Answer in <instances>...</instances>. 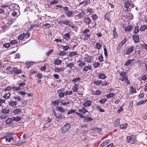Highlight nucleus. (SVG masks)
<instances>
[{
	"label": "nucleus",
	"instance_id": "nucleus-20",
	"mask_svg": "<svg viewBox=\"0 0 147 147\" xmlns=\"http://www.w3.org/2000/svg\"><path fill=\"white\" fill-rule=\"evenodd\" d=\"M133 38L135 43H137L139 40V36L138 35H134Z\"/></svg>",
	"mask_w": 147,
	"mask_h": 147
},
{
	"label": "nucleus",
	"instance_id": "nucleus-37",
	"mask_svg": "<svg viewBox=\"0 0 147 147\" xmlns=\"http://www.w3.org/2000/svg\"><path fill=\"white\" fill-rule=\"evenodd\" d=\"M125 6L127 8H128L130 6V3L128 1H126L124 3Z\"/></svg>",
	"mask_w": 147,
	"mask_h": 147
},
{
	"label": "nucleus",
	"instance_id": "nucleus-42",
	"mask_svg": "<svg viewBox=\"0 0 147 147\" xmlns=\"http://www.w3.org/2000/svg\"><path fill=\"white\" fill-rule=\"evenodd\" d=\"M25 38L24 33H23L22 34H21L20 36H18V39L19 40H22Z\"/></svg>",
	"mask_w": 147,
	"mask_h": 147
},
{
	"label": "nucleus",
	"instance_id": "nucleus-25",
	"mask_svg": "<svg viewBox=\"0 0 147 147\" xmlns=\"http://www.w3.org/2000/svg\"><path fill=\"white\" fill-rule=\"evenodd\" d=\"M9 110L8 109L6 108L4 109H2L1 111V112L3 114H7L9 112Z\"/></svg>",
	"mask_w": 147,
	"mask_h": 147
},
{
	"label": "nucleus",
	"instance_id": "nucleus-48",
	"mask_svg": "<svg viewBox=\"0 0 147 147\" xmlns=\"http://www.w3.org/2000/svg\"><path fill=\"white\" fill-rule=\"evenodd\" d=\"M94 84L96 85H99L100 84L102 83V81L100 80H97L94 82Z\"/></svg>",
	"mask_w": 147,
	"mask_h": 147
},
{
	"label": "nucleus",
	"instance_id": "nucleus-56",
	"mask_svg": "<svg viewBox=\"0 0 147 147\" xmlns=\"http://www.w3.org/2000/svg\"><path fill=\"white\" fill-rule=\"evenodd\" d=\"M66 54V53L65 52L63 51H61L58 53V55L60 56H64Z\"/></svg>",
	"mask_w": 147,
	"mask_h": 147
},
{
	"label": "nucleus",
	"instance_id": "nucleus-32",
	"mask_svg": "<svg viewBox=\"0 0 147 147\" xmlns=\"http://www.w3.org/2000/svg\"><path fill=\"white\" fill-rule=\"evenodd\" d=\"M70 34L69 32L65 34L64 35L65 39L66 40H68L69 38Z\"/></svg>",
	"mask_w": 147,
	"mask_h": 147
},
{
	"label": "nucleus",
	"instance_id": "nucleus-10",
	"mask_svg": "<svg viewBox=\"0 0 147 147\" xmlns=\"http://www.w3.org/2000/svg\"><path fill=\"white\" fill-rule=\"evenodd\" d=\"M12 71L15 74H19L21 73V70L20 69H18L17 67H13L12 69Z\"/></svg>",
	"mask_w": 147,
	"mask_h": 147
},
{
	"label": "nucleus",
	"instance_id": "nucleus-26",
	"mask_svg": "<svg viewBox=\"0 0 147 147\" xmlns=\"http://www.w3.org/2000/svg\"><path fill=\"white\" fill-rule=\"evenodd\" d=\"M92 67L91 66H86L84 67V69L83 70V71H87L91 69Z\"/></svg>",
	"mask_w": 147,
	"mask_h": 147
},
{
	"label": "nucleus",
	"instance_id": "nucleus-29",
	"mask_svg": "<svg viewBox=\"0 0 147 147\" xmlns=\"http://www.w3.org/2000/svg\"><path fill=\"white\" fill-rule=\"evenodd\" d=\"M100 92L99 90H97L96 91H92V94L93 95H98L100 94Z\"/></svg>",
	"mask_w": 147,
	"mask_h": 147
},
{
	"label": "nucleus",
	"instance_id": "nucleus-46",
	"mask_svg": "<svg viewBox=\"0 0 147 147\" xmlns=\"http://www.w3.org/2000/svg\"><path fill=\"white\" fill-rule=\"evenodd\" d=\"M63 70V68L61 67L60 68H56L55 69V71L56 72H61Z\"/></svg>",
	"mask_w": 147,
	"mask_h": 147
},
{
	"label": "nucleus",
	"instance_id": "nucleus-47",
	"mask_svg": "<svg viewBox=\"0 0 147 147\" xmlns=\"http://www.w3.org/2000/svg\"><path fill=\"white\" fill-rule=\"evenodd\" d=\"M67 67H69V68H71L72 67H74V65L73 63H69L68 64L66 65Z\"/></svg>",
	"mask_w": 147,
	"mask_h": 147
},
{
	"label": "nucleus",
	"instance_id": "nucleus-22",
	"mask_svg": "<svg viewBox=\"0 0 147 147\" xmlns=\"http://www.w3.org/2000/svg\"><path fill=\"white\" fill-rule=\"evenodd\" d=\"M86 13H89V14H90L91 13H93V10L90 7L86 9Z\"/></svg>",
	"mask_w": 147,
	"mask_h": 147
},
{
	"label": "nucleus",
	"instance_id": "nucleus-64",
	"mask_svg": "<svg viewBox=\"0 0 147 147\" xmlns=\"http://www.w3.org/2000/svg\"><path fill=\"white\" fill-rule=\"evenodd\" d=\"M93 65L94 67H96L100 65V64L98 62H95L94 63Z\"/></svg>",
	"mask_w": 147,
	"mask_h": 147
},
{
	"label": "nucleus",
	"instance_id": "nucleus-3",
	"mask_svg": "<svg viewBox=\"0 0 147 147\" xmlns=\"http://www.w3.org/2000/svg\"><path fill=\"white\" fill-rule=\"evenodd\" d=\"M86 15V13L84 11H81L79 14L75 16L74 18L76 20L81 19Z\"/></svg>",
	"mask_w": 147,
	"mask_h": 147
},
{
	"label": "nucleus",
	"instance_id": "nucleus-63",
	"mask_svg": "<svg viewBox=\"0 0 147 147\" xmlns=\"http://www.w3.org/2000/svg\"><path fill=\"white\" fill-rule=\"evenodd\" d=\"M92 18L93 20H94L98 18L97 16L95 14H93L92 16Z\"/></svg>",
	"mask_w": 147,
	"mask_h": 147
},
{
	"label": "nucleus",
	"instance_id": "nucleus-34",
	"mask_svg": "<svg viewBox=\"0 0 147 147\" xmlns=\"http://www.w3.org/2000/svg\"><path fill=\"white\" fill-rule=\"evenodd\" d=\"M127 126V124L126 123H124L120 126V128L123 129H125Z\"/></svg>",
	"mask_w": 147,
	"mask_h": 147
},
{
	"label": "nucleus",
	"instance_id": "nucleus-62",
	"mask_svg": "<svg viewBox=\"0 0 147 147\" xmlns=\"http://www.w3.org/2000/svg\"><path fill=\"white\" fill-rule=\"evenodd\" d=\"M69 48L70 47L67 45L63 47V49L64 51H67Z\"/></svg>",
	"mask_w": 147,
	"mask_h": 147
},
{
	"label": "nucleus",
	"instance_id": "nucleus-39",
	"mask_svg": "<svg viewBox=\"0 0 147 147\" xmlns=\"http://www.w3.org/2000/svg\"><path fill=\"white\" fill-rule=\"evenodd\" d=\"M147 29V25H144L142 26L140 28V30L143 31Z\"/></svg>",
	"mask_w": 147,
	"mask_h": 147
},
{
	"label": "nucleus",
	"instance_id": "nucleus-18",
	"mask_svg": "<svg viewBox=\"0 0 147 147\" xmlns=\"http://www.w3.org/2000/svg\"><path fill=\"white\" fill-rule=\"evenodd\" d=\"M79 87L78 85L75 84L73 86L72 90L74 92H77L79 89Z\"/></svg>",
	"mask_w": 147,
	"mask_h": 147
},
{
	"label": "nucleus",
	"instance_id": "nucleus-57",
	"mask_svg": "<svg viewBox=\"0 0 147 147\" xmlns=\"http://www.w3.org/2000/svg\"><path fill=\"white\" fill-rule=\"evenodd\" d=\"M6 28H7L6 27V26L4 25V26L0 28V29L1 30L2 32H3L5 31V30H6Z\"/></svg>",
	"mask_w": 147,
	"mask_h": 147
},
{
	"label": "nucleus",
	"instance_id": "nucleus-15",
	"mask_svg": "<svg viewBox=\"0 0 147 147\" xmlns=\"http://www.w3.org/2000/svg\"><path fill=\"white\" fill-rule=\"evenodd\" d=\"M65 14L68 17H72L74 16V14L72 11H70L69 10L67 11L66 12Z\"/></svg>",
	"mask_w": 147,
	"mask_h": 147
},
{
	"label": "nucleus",
	"instance_id": "nucleus-28",
	"mask_svg": "<svg viewBox=\"0 0 147 147\" xmlns=\"http://www.w3.org/2000/svg\"><path fill=\"white\" fill-rule=\"evenodd\" d=\"M54 62L55 65H58L61 63L62 61L59 59H57Z\"/></svg>",
	"mask_w": 147,
	"mask_h": 147
},
{
	"label": "nucleus",
	"instance_id": "nucleus-41",
	"mask_svg": "<svg viewBox=\"0 0 147 147\" xmlns=\"http://www.w3.org/2000/svg\"><path fill=\"white\" fill-rule=\"evenodd\" d=\"M109 140L104 141L101 144V146L102 147L104 146L107 145V144L109 143Z\"/></svg>",
	"mask_w": 147,
	"mask_h": 147
},
{
	"label": "nucleus",
	"instance_id": "nucleus-53",
	"mask_svg": "<svg viewBox=\"0 0 147 147\" xmlns=\"http://www.w3.org/2000/svg\"><path fill=\"white\" fill-rule=\"evenodd\" d=\"M107 100V99L106 98H102L99 100V102L101 104H103L105 103Z\"/></svg>",
	"mask_w": 147,
	"mask_h": 147
},
{
	"label": "nucleus",
	"instance_id": "nucleus-8",
	"mask_svg": "<svg viewBox=\"0 0 147 147\" xmlns=\"http://www.w3.org/2000/svg\"><path fill=\"white\" fill-rule=\"evenodd\" d=\"M83 118V121L85 122H90L93 120V119L92 118L88 116H85L84 115V117Z\"/></svg>",
	"mask_w": 147,
	"mask_h": 147
},
{
	"label": "nucleus",
	"instance_id": "nucleus-59",
	"mask_svg": "<svg viewBox=\"0 0 147 147\" xmlns=\"http://www.w3.org/2000/svg\"><path fill=\"white\" fill-rule=\"evenodd\" d=\"M65 92V94L66 96L68 95H69L71 94L72 93V92L71 91H66Z\"/></svg>",
	"mask_w": 147,
	"mask_h": 147
},
{
	"label": "nucleus",
	"instance_id": "nucleus-49",
	"mask_svg": "<svg viewBox=\"0 0 147 147\" xmlns=\"http://www.w3.org/2000/svg\"><path fill=\"white\" fill-rule=\"evenodd\" d=\"M57 110L61 111L62 112H64L65 110L63 109L62 107H60L57 108Z\"/></svg>",
	"mask_w": 147,
	"mask_h": 147
},
{
	"label": "nucleus",
	"instance_id": "nucleus-33",
	"mask_svg": "<svg viewBox=\"0 0 147 147\" xmlns=\"http://www.w3.org/2000/svg\"><path fill=\"white\" fill-rule=\"evenodd\" d=\"M21 117H13L12 120L13 121H20L21 119Z\"/></svg>",
	"mask_w": 147,
	"mask_h": 147
},
{
	"label": "nucleus",
	"instance_id": "nucleus-12",
	"mask_svg": "<svg viewBox=\"0 0 147 147\" xmlns=\"http://www.w3.org/2000/svg\"><path fill=\"white\" fill-rule=\"evenodd\" d=\"M82 105L85 107H89L91 105V102L90 100H87L83 103Z\"/></svg>",
	"mask_w": 147,
	"mask_h": 147
},
{
	"label": "nucleus",
	"instance_id": "nucleus-2",
	"mask_svg": "<svg viewBox=\"0 0 147 147\" xmlns=\"http://www.w3.org/2000/svg\"><path fill=\"white\" fill-rule=\"evenodd\" d=\"M71 125L69 123H67L65 124L62 129V132L63 134L65 133L70 129Z\"/></svg>",
	"mask_w": 147,
	"mask_h": 147
},
{
	"label": "nucleus",
	"instance_id": "nucleus-11",
	"mask_svg": "<svg viewBox=\"0 0 147 147\" xmlns=\"http://www.w3.org/2000/svg\"><path fill=\"white\" fill-rule=\"evenodd\" d=\"M90 2L89 0H85L80 3V5H82L83 6H86L87 5L90 4Z\"/></svg>",
	"mask_w": 147,
	"mask_h": 147
},
{
	"label": "nucleus",
	"instance_id": "nucleus-23",
	"mask_svg": "<svg viewBox=\"0 0 147 147\" xmlns=\"http://www.w3.org/2000/svg\"><path fill=\"white\" fill-rule=\"evenodd\" d=\"M134 60L133 59H128L125 63V65L126 66H128L129 65L132 63V61Z\"/></svg>",
	"mask_w": 147,
	"mask_h": 147
},
{
	"label": "nucleus",
	"instance_id": "nucleus-14",
	"mask_svg": "<svg viewBox=\"0 0 147 147\" xmlns=\"http://www.w3.org/2000/svg\"><path fill=\"white\" fill-rule=\"evenodd\" d=\"M126 39L125 38L121 42L119 45L118 47V49L119 50L121 48V47L126 42Z\"/></svg>",
	"mask_w": 147,
	"mask_h": 147
},
{
	"label": "nucleus",
	"instance_id": "nucleus-24",
	"mask_svg": "<svg viewBox=\"0 0 147 147\" xmlns=\"http://www.w3.org/2000/svg\"><path fill=\"white\" fill-rule=\"evenodd\" d=\"M80 112L82 113L85 114L86 113L88 112V110L86 109L85 107H83L82 109H80L79 110Z\"/></svg>",
	"mask_w": 147,
	"mask_h": 147
},
{
	"label": "nucleus",
	"instance_id": "nucleus-5",
	"mask_svg": "<svg viewBox=\"0 0 147 147\" xmlns=\"http://www.w3.org/2000/svg\"><path fill=\"white\" fill-rule=\"evenodd\" d=\"M64 89H60L58 91V93L59 94V96L60 98H62L64 97L65 95V92H63L64 91Z\"/></svg>",
	"mask_w": 147,
	"mask_h": 147
},
{
	"label": "nucleus",
	"instance_id": "nucleus-50",
	"mask_svg": "<svg viewBox=\"0 0 147 147\" xmlns=\"http://www.w3.org/2000/svg\"><path fill=\"white\" fill-rule=\"evenodd\" d=\"M25 85V82H22V83L19 84L18 85V87L20 88V90L23 87V86Z\"/></svg>",
	"mask_w": 147,
	"mask_h": 147
},
{
	"label": "nucleus",
	"instance_id": "nucleus-19",
	"mask_svg": "<svg viewBox=\"0 0 147 147\" xmlns=\"http://www.w3.org/2000/svg\"><path fill=\"white\" fill-rule=\"evenodd\" d=\"M120 118H118L116 119L114 122V125L116 127L118 126L119 125V121L120 120Z\"/></svg>",
	"mask_w": 147,
	"mask_h": 147
},
{
	"label": "nucleus",
	"instance_id": "nucleus-21",
	"mask_svg": "<svg viewBox=\"0 0 147 147\" xmlns=\"http://www.w3.org/2000/svg\"><path fill=\"white\" fill-rule=\"evenodd\" d=\"M110 17V15L109 13H107L105 16V19L107 20L109 22H110L111 21Z\"/></svg>",
	"mask_w": 147,
	"mask_h": 147
},
{
	"label": "nucleus",
	"instance_id": "nucleus-61",
	"mask_svg": "<svg viewBox=\"0 0 147 147\" xmlns=\"http://www.w3.org/2000/svg\"><path fill=\"white\" fill-rule=\"evenodd\" d=\"M139 28H138V26L135 27V28L134 30V33H135V34H136L137 33L139 32Z\"/></svg>",
	"mask_w": 147,
	"mask_h": 147
},
{
	"label": "nucleus",
	"instance_id": "nucleus-13",
	"mask_svg": "<svg viewBox=\"0 0 147 147\" xmlns=\"http://www.w3.org/2000/svg\"><path fill=\"white\" fill-rule=\"evenodd\" d=\"M127 141L128 142L131 144H134L135 142V140L134 138L131 137H128L127 138Z\"/></svg>",
	"mask_w": 147,
	"mask_h": 147
},
{
	"label": "nucleus",
	"instance_id": "nucleus-6",
	"mask_svg": "<svg viewBox=\"0 0 147 147\" xmlns=\"http://www.w3.org/2000/svg\"><path fill=\"white\" fill-rule=\"evenodd\" d=\"M134 50V47L132 46H131L126 50L125 52V54L127 55H130Z\"/></svg>",
	"mask_w": 147,
	"mask_h": 147
},
{
	"label": "nucleus",
	"instance_id": "nucleus-35",
	"mask_svg": "<svg viewBox=\"0 0 147 147\" xmlns=\"http://www.w3.org/2000/svg\"><path fill=\"white\" fill-rule=\"evenodd\" d=\"M13 120L11 118H8L6 121V122L7 124H10L12 122Z\"/></svg>",
	"mask_w": 147,
	"mask_h": 147
},
{
	"label": "nucleus",
	"instance_id": "nucleus-7",
	"mask_svg": "<svg viewBox=\"0 0 147 147\" xmlns=\"http://www.w3.org/2000/svg\"><path fill=\"white\" fill-rule=\"evenodd\" d=\"M83 22L87 25H89L91 22V20L88 17H85L83 19Z\"/></svg>",
	"mask_w": 147,
	"mask_h": 147
},
{
	"label": "nucleus",
	"instance_id": "nucleus-4",
	"mask_svg": "<svg viewBox=\"0 0 147 147\" xmlns=\"http://www.w3.org/2000/svg\"><path fill=\"white\" fill-rule=\"evenodd\" d=\"M84 58V59L85 61L88 62H92V57L91 56L86 55H85Z\"/></svg>",
	"mask_w": 147,
	"mask_h": 147
},
{
	"label": "nucleus",
	"instance_id": "nucleus-1",
	"mask_svg": "<svg viewBox=\"0 0 147 147\" xmlns=\"http://www.w3.org/2000/svg\"><path fill=\"white\" fill-rule=\"evenodd\" d=\"M120 76L119 78V80L122 82H124L125 83L127 84H130L129 82L128 81L126 73L125 72H122L120 74Z\"/></svg>",
	"mask_w": 147,
	"mask_h": 147
},
{
	"label": "nucleus",
	"instance_id": "nucleus-17",
	"mask_svg": "<svg viewBox=\"0 0 147 147\" xmlns=\"http://www.w3.org/2000/svg\"><path fill=\"white\" fill-rule=\"evenodd\" d=\"M61 103L63 105H66L69 103V101L68 99L63 100H62Z\"/></svg>",
	"mask_w": 147,
	"mask_h": 147
},
{
	"label": "nucleus",
	"instance_id": "nucleus-54",
	"mask_svg": "<svg viewBox=\"0 0 147 147\" xmlns=\"http://www.w3.org/2000/svg\"><path fill=\"white\" fill-rule=\"evenodd\" d=\"M17 102L15 101H13L11 102H10L9 105H11V106H13L16 105H17Z\"/></svg>",
	"mask_w": 147,
	"mask_h": 147
},
{
	"label": "nucleus",
	"instance_id": "nucleus-52",
	"mask_svg": "<svg viewBox=\"0 0 147 147\" xmlns=\"http://www.w3.org/2000/svg\"><path fill=\"white\" fill-rule=\"evenodd\" d=\"M132 29V27L131 26L127 27L126 28H125V31L129 32Z\"/></svg>",
	"mask_w": 147,
	"mask_h": 147
},
{
	"label": "nucleus",
	"instance_id": "nucleus-30",
	"mask_svg": "<svg viewBox=\"0 0 147 147\" xmlns=\"http://www.w3.org/2000/svg\"><path fill=\"white\" fill-rule=\"evenodd\" d=\"M113 38H115L117 36V34L116 31V29L115 27L113 30Z\"/></svg>",
	"mask_w": 147,
	"mask_h": 147
},
{
	"label": "nucleus",
	"instance_id": "nucleus-16",
	"mask_svg": "<svg viewBox=\"0 0 147 147\" xmlns=\"http://www.w3.org/2000/svg\"><path fill=\"white\" fill-rule=\"evenodd\" d=\"M98 77L101 79H104L107 78L106 75L103 73L100 74L98 75Z\"/></svg>",
	"mask_w": 147,
	"mask_h": 147
},
{
	"label": "nucleus",
	"instance_id": "nucleus-27",
	"mask_svg": "<svg viewBox=\"0 0 147 147\" xmlns=\"http://www.w3.org/2000/svg\"><path fill=\"white\" fill-rule=\"evenodd\" d=\"M35 63V62H26V67H27L28 69L30 67L32 63Z\"/></svg>",
	"mask_w": 147,
	"mask_h": 147
},
{
	"label": "nucleus",
	"instance_id": "nucleus-44",
	"mask_svg": "<svg viewBox=\"0 0 147 147\" xmlns=\"http://www.w3.org/2000/svg\"><path fill=\"white\" fill-rule=\"evenodd\" d=\"M10 94L9 93L6 94L4 96H3L4 98L7 99L10 98Z\"/></svg>",
	"mask_w": 147,
	"mask_h": 147
},
{
	"label": "nucleus",
	"instance_id": "nucleus-36",
	"mask_svg": "<svg viewBox=\"0 0 147 147\" xmlns=\"http://www.w3.org/2000/svg\"><path fill=\"white\" fill-rule=\"evenodd\" d=\"M60 101L59 100H55L52 102V104L53 105L55 106L58 105V104L60 103Z\"/></svg>",
	"mask_w": 147,
	"mask_h": 147
},
{
	"label": "nucleus",
	"instance_id": "nucleus-45",
	"mask_svg": "<svg viewBox=\"0 0 147 147\" xmlns=\"http://www.w3.org/2000/svg\"><path fill=\"white\" fill-rule=\"evenodd\" d=\"M13 112L16 114H18L21 113V110L19 109H17L13 111Z\"/></svg>",
	"mask_w": 147,
	"mask_h": 147
},
{
	"label": "nucleus",
	"instance_id": "nucleus-43",
	"mask_svg": "<svg viewBox=\"0 0 147 147\" xmlns=\"http://www.w3.org/2000/svg\"><path fill=\"white\" fill-rule=\"evenodd\" d=\"M147 101V99L141 100L138 103H137V105H141L142 104L146 103Z\"/></svg>",
	"mask_w": 147,
	"mask_h": 147
},
{
	"label": "nucleus",
	"instance_id": "nucleus-58",
	"mask_svg": "<svg viewBox=\"0 0 147 147\" xmlns=\"http://www.w3.org/2000/svg\"><path fill=\"white\" fill-rule=\"evenodd\" d=\"M96 48L99 49L102 47V45L99 43L98 42L96 44Z\"/></svg>",
	"mask_w": 147,
	"mask_h": 147
},
{
	"label": "nucleus",
	"instance_id": "nucleus-38",
	"mask_svg": "<svg viewBox=\"0 0 147 147\" xmlns=\"http://www.w3.org/2000/svg\"><path fill=\"white\" fill-rule=\"evenodd\" d=\"M17 11H18L17 10H12L11 11V15L13 16H15L17 14Z\"/></svg>",
	"mask_w": 147,
	"mask_h": 147
},
{
	"label": "nucleus",
	"instance_id": "nucleus-40",
	"mask_svg": "<svg viewBox=\"0 0 147 147\" xmlns=\"http://www.w3.org/2000/svg\"><path fill=\"white\" fill-rule=\"evenodd\" d=\"M77 53L76 52H71L70 53L69 56L70 57H72L77 55Z\"/></svg>",
	"mask_w": 147,
	"mask_h": 147
},
{
	"label": "nucleus",
	"instance_id": "nucleus-55",
	"mask_svg": "<svg viewBox=\"0 0 147 147\" xmlns=\"http://www.w3.org/2000/svg\"><path fill=\"white\" fill-rule=\"evenodd\" d=\"M76 113L79 115L80 118H83L84 117V115H83V114L80 113H78L77 112H76Z\"/></svg>",
	"mask_w": 147,
	"mask_h": 147
},
{
	"label": "nucleus",
	"instance_id": "nucleus-51",
	"mask_svg": "<svg viewBox=\"0 0 147 147\" xmlns=\"http://www.w3.org/2000/svg\"><path fill=\"white\" fill-rule=\"evenodd\" d=\"M14 145H21L22 144V141H18L15 142L14 143Z\"/></svg>",
	"mask_w": 147,
	"mask_h": 147
},
{
	"label": "nucleus",
	"instance_id": "nucleus-31",
	"mask_svg": "<svg viewBox=\"0 0 147 147\" xmlns=\"http://www.w3.org/2000/svg\"><path fill=\"white\" fill-rule=\"evenodd\" d=\"M115 95V94L114 93H110L109 94H107L106 96L107 98H113Z\"/></svg>",
	"mask_w": 147,
	"mask_h": 147
},
{
	"label": "nucleus",
	"instance_id": "nucleus-9",
	"mask_svg": "<svg viewBox=\"0 0 147 147\" xmlns=\"http://www.w3.org/2000/svg\"><path fill=\"white\" fill-rule=\"evenodd\" d=\"M71 22H70L68 20H60L59 21V24L61 25L63 24L65 25H68L69 24L71 23Z\"/></svg>",
	"mask_w": 147,
	"mask_h": 147
},
{
	"label": "nucleus",
	"instance_id": "nucleus-60",
	"mask_svg": "<svg viewBox=\"0 0 147 147\" xmlns=\"http://www.w3.org/2000/svg\"><path fill=\"white\" fill-rule=\"evenodd\" d=\"M141 47L143 49H147V44L144 43L143 45H141Z\"/></svg>",
	"mask_w": 147,
	"mask_h": 147
}]
</instances>
